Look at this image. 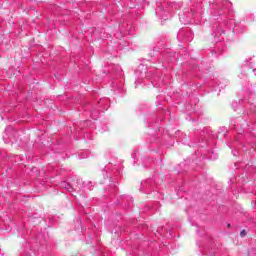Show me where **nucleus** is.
I'll list each match as a JSON object with an SVG mask.
<instances>
[{
	"mask_svg": "<svg viewBox=\"0 0 256 256\" xmlns=\"http://www.w3.org/2000/svg\"><path fill=\"white\" fill-rule=\"evenodd\" d=\"M245 235H247V231L242 230V231L240 232V236H241V237H245Z\"/></svg>",
	"mask_w": 256,
	"mask_h": 256,
	"instance_id": "nucleus-1",
	"label": "nucleus"
}]
</instances>
